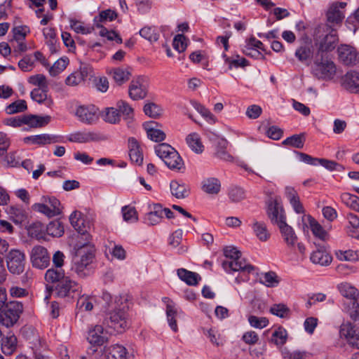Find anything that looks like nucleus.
Here are the masks:
<instances>
[{
    "label": "nucleus",
    "mask_w": 359,
    "mask_h": 359,
    "mask_svg": "<svg viewBox=\"0 0 359 359\" xmlns=\"http://www.w3.org/2000/svg\"><path fill=\"white\" fill-rule=\"evenodd\" d=\"M156 122L147 123L144 128L147 130L148 137L156 142H160L165 139V134L163 131L156 129L154 127V125H156Z\"/></svg>",
    "instance_id": "473e14b6"
},
{
    "label": "nucleus",
    "mask_w": 359,
    "mask_h": 359,
    "mask_svg": "<svg viewBox=\"0 0 359 359\" xmlns=\"http://www.w3.org/2000/svg\"><path fill=\"white\" fill-rule=\"evenodd\" d=\"M315 45L317 47L316 53L322 55H328L338 42V36L335 28H330L329 25H318L314 33Z\"/></svg>",
    "instance_id": "f03ea898"
},
{
    "label": "nucleus",
    "mask_w": 359,
    "mask_h": 359,
    "mask_svg": "<svg viewBox=\"0 0 359 359\" xmlns=\"http://www.w3.org/2000/svg\"><path fill=\"white\" fill-rule=\"evenodd\" d=\"M248 322L252 327L259 329L266 327L269 323V320L266 318H258L255 316H250L248 317Z\"/></svg>",
    "instance_id": "0e129e2a"
},
{
    "label": "nucleus",
    "mask_w": 359,
    "mask_h": 359,
    "mask_svg": "<svg viewBox=\"0 0 359 359\" xmlns=\"http://www.w3.org/2000/svg\"><path fill=\"white\" fill-rule=\"evenodd\" d=\"M226 62L229 63V69H230L233 67H245L249 65L248 61L239 55H237L236 58H226Z\"/></svg>",
    "instance_id": "bf43d9fd"
},
{
    "label": "nucleus",
    "mask_w": 359,
    "mask_h": 359,
    "mask_svg": "<svg viewBox=\"0 0 359 359\" xmlns=\"http://www.w3.org/2000/svg\"><path fill=\"white\" fill-rule=\"evenodd\" d=\"M44 229V226L41 222H35L29 226L28 231L32 237L40 238L43 236Z\"/></svg>",
    "instance_id": "e2e57ef3"
},
{
    "label": "nucleus",
    "mask_w": 359,
    "mask_h": 359,
    "mask_svg": "<svg viewBox=\"0 0 359 359\" xmlns=\"http://www.w3.org/2000/svg\"><path fill=\"white\" fill-rule=\"evenodd\" d=\"M186 142L189 148L196 154H202L204 146L200 135L196 133H192L186 137Z\"/></svg>",
    "instance_id": "c756f323"
},
{
    "label": "nucleus",
    "mask_w": 359,
    "mask_h": 359,
    "mask_svg": "<svg viewBox=\"0 0 359 359\" xmlns=\"http://www.w3.org/2000/svg\"><path fill=\"white\" fill-rule=\"evenodd\" d=\"M338 289L343 297L353 301V306L356 304L359 299V291L354 286L348 283H342L338 285Z\"/></svg>",
    "instance_id": "393cba45"
},
{
    "label": "nucleus",
    "mask_w": 359,
    "mask_h": 359,
    "mask_svg": "<svg viewBox=\"0 0 359 359\" xmlns=\"http://www.w3.org/2000/svg\"><path fill=\"white\" fill-rule=\"evenodd\" d=\"M69 221L75 230L81 234L79 241H90L91 239V236L87 233L86 227L84 226L83 229L81 228L80 222H82V224L84 222L83 214L81 212L74 211L69 217Z\"/></svg>",
    "instance_id": "aec40b11"
},
{
    "label": "nucleus",
    "mask_w": 359,
    "mask_h": 359,
    "mask_svg": "<svg viewBox=\"0 0 359 359\" xmlns=\"http://www.w3.org/2000/svg\"><path fill=\"white\" fill-rule=\"evenodd\" d=\"M127 299L123 297H116L114 307L104 319L103 325L118 332H121L128 326L127 323Z\"/></svg>",
    "instance_id": "f257e3e1"
},
{
    "label": "nucleus",
    "mask_w": 359,
    "mask_h": 359,
    "mask_svg": "<svg viewBox=\"0 0 359 359\" xmlns=\"http://www.w3.org/2000/svg\"><path fill=\"white\" fill-rule=\"evenodd\" d=\"M278 228L287 245L290 248H294L297 242L298 237L293 228L289 226L286 222L280 223Z\"/></svg>",
    "instance_id": "4be33fe9"
},
{
    "label": "nucleus",
    "mask_w": 359,
    "mask_h": 359,
    "mask_svg": "<svg viewBox=\"0 0 359 359\" xmlns=\"http://www.w3.org/2000/svg\"><path fill=\"white\" fill-rule=\"evenodd\" d=\"M103 118L109 123L115 124L118 123L121 120V114L117 107L106 108Z\"/></svg>",
    "instance_id": "c03bdc74"
},
{
    "label": "nucleus",
    "mask_w": 359,
    "mask_h": 359,
    "mask_svg": "<svg viewBox=\"0 0 359 359\" xmlns=\"http://www.w3.org/2000/svg\"><path fill=\"white\" fill-rule=\"evenodd\" d=\"M106 139L104 135L95 132H77L72 134L68 138L70 142L79 143L98 142Z\"/></svg>",
    "instance_id": "f3484780"
},
{
    "label": "nucleus",
    "mask_w": 359,
    "mask_h": 359,
    "mask_svg": "<svg viewBox=\"0 0 359 359\" xmlns=\"http://www.w3.org/2000/svg\"><path fill=\"white\" fill-rule=\"evenodd\" d=\"M24 141L25 142L30 141L35 144L44 145L46 144L57 142L58 140L57 137L55 135L41 134L25 137Z\"/></svg>",
    "instance_id": "2f4dec72"
},
{
    "label": "nucleus",
    "mask_w": 359,
    "mask_h": 359,
    "mask_svg": "<svg viewBox=\"0 0 359 359\" xmlns=\"http://www.w3.org/2000/svg\"><path fill=\"white\" fill-rule=\"evenodd\" d=\"M79 120L88 124H93L99 119L98 108L95 105L80 106L76 111Z\"/></svg>",
    "instance_id": "2eb2a0df"
},
{
    "label": "nucleus",
    "mask_w": 359,
    "mask_h": 359,
    "mask_svg": "<svg viewBox=\"0 0 359 359\" xmlns=\"http://www.w3.org/2000/svg\"><path fill=\"white\" fill-rule=\"evenodd\" d=\"M221 189L220 182L215 177L205 179L201 182V189L208 194H217Z\"/></svg>",
    "instance_id": "c85d7f7f"
},
{
    "label": "nucleus",
    "mask_w": 359,
    "mask_h": 359,
    "mask_svg": "<svg viewBox=\"0 0 359 359\" xmlns=\"http://www.w3.org/2000/svg\"><path fill=\"white\" fill-rule=\"evenodd\" d=\"M252 229L259 241H266L269 238L270 233L264 222L255 221L252 224Z\"/></svg>",
    "instance_id": "79ce46f5"
},
{
    "label": "nucleus",
    "mask_w": 359,
    "mask_h": 359,
    "mask_svg": "<svg viewBox=\"0 0 359 359\" xmlns=\"http://www.w3.org/2000/svg\"><path fill=\"white\" fill-rule=\"evenodd\" d=\"M94 252L95 248L90 243V241H79L74 260L90 266L95 257Z\"/></svg>",
    "instance_id": "1a4fd4ad"
},
{
    "label": "nucleus",
    "mask_w": 359,
    "mask_h": 359,
    "mask_svg": "<svg viewBox=\"0 0 359 359\" xmlns=\"http://www.w3.org/2000/svg\"><path fill=\"white\" fill-rule=\"evenodd\" d=\"M177 309L175 308H172L170 306H168L166 309V316H167V320L169 323V325L170 328L174 331L177 332V320H176V316H177Z\"/></svg>",
    "instance_id": "5fc2aeb1"
},
{
    "label": "nucleus",
    "mask_w": 359,
    "mask_h": 359,
    "mask_svg": "<svg viewBox=\"0 0 359 359\" xmlns=\"http://www.w3.org/2000/svg\"><path fill=\"white\" fill-rule=\"evenodd\" d=\"M50 121V116H49L25 115V124L34 128L45 126Z\"/></svg>",
    "instance_id": "f704fd0d"
},
{
    "label": "nucleus",
    "mask_w": 359,
    "mask_h": 359,
    "mask_svg": "<svg viewBox=\"0 0 359 359\" xmlns=\"http://www.w3.org/2000/svg\"><path fill=\"white\" fill-rule=\"evenodd\" d=\"M1 348L5 355H11L16 350L17 338L11 333H8L6 337H3V340L0 341Z\"/></svg>",
    "instance_id": "a878e982"
},
{
    "label": "nucleus",
    "mask_w": 359,
    "mask_h": 359,
    "mask_svg": "<svg viewBox=\"0 0 359 359\" xmlns=\"http://www.w3.org/2000/svg\"><path fill=\"white\" fill-rule=\"evenodd\" d=\"M50 255L46 248L41 245L33 247L30 253V261L32 266L39 269H43L50 264Z\"/></svg>",
    "instance_id": "9b49d317"
},
{
    "label": "nucleus",
    "mask_w": 359,
    "mask_h": 359,
    "mask_svg": "<svg viewBox=\"0 0 359 359\" xmlns=\"http://www.w3.org/2000/svg\"><path fill=\"white\" fill-rule=\"evenodd\" d=\"M346 6L345 2H335L330 5L327 13V23L321 25H329L330 28L340 26L345 18L344 8Z\"/></svg>",
    "instance_id": "6e6552de"
},
{
    "label": "nucleus",
    "mask_w": 359,
    "mask_h": 359,
    "mask_svg": "<svg viewBox=\"0 0 359 359\" xmlns=\"http://www.w3.org/2000/svg\"><path fill=\"white\" fill-rule=\"evenodd\" d=\"M46 230L48 235L53 237H60L64 233V226L62 222L55 219L46 226Z\"/></svg>",
    "instance_id": "a19ab883"
},
{
    "label": "nucleus",
    "mask_w": 359,
    "mask_h": 359,
    "mask_svg": "<svg viewBox=\"0 0 359 359\" xmlns=\"http://www.w3.org/2000/svg\"><path fill=\"white\" fill-rule=\"evenodd\" d=\"M187 38L183 34H177L172 41L174 48L181 53L185 50L187 44L186 43Z\"/></svg>",
    "instance_id": "680f3d73"
},
{
    "label": "nucleus",
    "mask_w": 359,
    "mask_h": 359,
    "mask_svg": "<svg viewBox=\"0 0 359 359\" xmlns=\"http://www.w3.org/2000/svg\"><path fill=\"white\" fill-rule=\"evenodd\" d=\"M43 34L46 39V43L48 46L51 53L57 51L56 46V33L54 28L47 27L43 29Z\"/></svg>",
    "instance_id": "58836bf2"
},
{
    "label": "nucleus",
    "mask_w": 359,
    "mask_h": 359,
    "mask_svg": "<svg viewBox=\"0 0 359 359\" xmlns=\"http://www.w3.org/2000/svg\"><path fill=\"white\" fill-rule=\"evenodd\" d=\"M344 86L349 91L355 93H359V72L356 71L348 72L342 78Z\"/></svg>",
    "instance_id": "412c9836"
},
{
    "label": "nucleus",
    "mask_w": 359,
    "mask_h": 359,
    "mask_svg": "<svg viewBox=\"0 0 359 359\" xmlns=\"http://www.w3.org/2000/svg\"><path fill=\"white\" fill-rule=\"evenodd\" d=\"M310 259L315 264L327 266L332 262V258L324 248H320L311 253Z\"/></svg>",
    "instance_id": "b1692460"
},
{
    "label": "nucleus",
    "mask_w": 359,
    "mask_h": 359,
    "mask_svg": "<svg viewBox=\"0 0 359 359\" xmlns=\"http://www.w3.org/2000/svg\"><path fill=\"white\" fill-rule=\"evenodd\" d=\"M129 156L132 162L137 165H142L143 163V151L140 142L133 137H129L128 140Z\"/></svg>",
    "instance_id": "6ab92c4d"
},
{
    "label": "nucleus",
    "mask_w": 359,
    "mask_h": 359,
    "mask_svg": "<svg viewBox=\"0 0 359 359\" xmlns=\"http://www.w3.org/2000/svg\"><path fill=\"white\" fill-rule=\"evenodd\" d=\"M305 142L304 135H293L285 140L283 141L282 144L285 146H290L297 149H302L304 147Z\"/></svg>",
    "instance_id": "37998d69"
},
{
    "label": "nucleus",
    "mask_w": 359,
    "mask_h": 359,
    "mask_svg": "<svg viewBox=\"0 0 359 359\" xmlns=\"http://www.w3.org/2000/svg\"><path fill=\"white\" fill-rule=\"evenodd\" d=\"M81 287L74 280H72L68 276L58 283L55 287V291L58 297H74L75 293H79Z\"/></svg>",
    "instance_id": "4468645a"
},
{
    "label": "nucleus",
    "mask_w": 359,
    "mask_h": 359,
    "mask_svg": "<svg viewBox=\"0 0 359 359\" xmlns=\"http://www.w3.org/2000/svg\"><path fill=\"white\" fill-rule=\"evenodd\" d=\"M303 222H308L310 229L313 235L321 240H325L327 237V231L323 228V226L311 215H304L302 217Z\"/></svg>",
    "instance_id": "5701e85b"
},
{
    "label": "nucleus",
    "mask_w": 359,
    "mask_h": 359,
    "mask_svg": "<svg viewBox=\"0 0 359 359\" xmlns=\"http://www.w3.org/2000/svg\"><path fill=\"white\" fill-rule=\"evenodd\" d=\"M27 108V106L26 102L23 100H20L9 104L6 107V111L8 114H13L24 111Z\"/></svg>",
    "instance_id": "3c124183"
},
{
    "label": "nucleus",
    "mask_w": 359,
    "mask_h": 359,
    "mask_svg": "<svg viewBox=\"0 0 359 359\" xmlns=\"http://www.w3.org/2000/svg\"><path fill=\"white\" fill-rule=\"evenodd\" d=\"M140 36L150 42H155L159 38V34L152 27H144L139 32Z\"/></svg>",
    "instance_id": "49530a36"
},
{
    "label": "nucleus",
    "mask_w": 359,
    "mask_h": 359,
    "mask_svg": "<svg viewBox=\"0 0 359 359\" xmlns=\"http://www.w3.org/2000/svg\"><path fill=\"white\" fill-rule=\"evenodd\" d=\"M259 283L268 287H276L280 283V278L272 271L262 273Z\"/></svg>",
    "instance_id": "4c0bfd02"
},
{
    "label": "nucleus",
    "mask_w": 359,
    "mask_h": 359,
    "mask_svg": "<svg viewBox=\"0 0 359 359\" xmlns=\"http://www.w3.org/2000/svg\"><path fill=\"white\" fill-rule=\"evenodd\" d=\"M177 273L178 277L189 285H196L201 280L198 273L183 268L177 269Z\"/></svg>",
    "instance_id": "bb28decb"
},
{
    "label": "nucleus",
    "mask_w": 359,
    "mask_h": 359,
    "mask_svg": "<svg viewBox=\"0 0 359 359\" xmlns=\"http://www.w3.org/2000/svg\"><path fill=\"white\" fill-rule=\"evenodd\" d=\"M117 18V13L111 9L102 11L100 13L99 16L94 18L95 22H103L105 21H112Z\"/></svg>",
    "instance_id": "4d7b16f0"
},
{
    "label": "nucleus",
    "mask_w": 359,
    "mask_h": 359,
    "mask_svg": "<svg viewBox=\"0 0 359 359\" xmlns=\"http://www.w3.org/2000/svg\"><path fill=\"white\" fill-rule=\"evenodd\" d=\"M70 27L76 33H81L83 34H90L93 30V27H86L76 20H70Z\"/></svg>",
    "instance_id": "774afa93"
},
{
    "label": "nucleus",
    "mask_w": 359,
    "mask_h": 359,
    "mask_svg": "<svg viewBox=\"0 0 359 359\" xmlns=\"http://www.w3.org/2000/svg\"><path fill=\"white\" fill-rule=\"evenodd\" d=\"M69 64V60L67 58H60L57 60L53 65L50 68V74L53 76H55L65 69L67 65Z\"/></svg>",
    "instance_id": "09e8293b"
},
{
    "label": "nucleus",
    "mask_w": 359,
    "mask_h": 359,
    "mask_svg": "<svg viewBox=\"0 0 359 359\" xmlns=\"http://www.w3.org/2000/svg\"><path fill=\"white\" fill-rule=\"evenodd\" d=\"M194 107L196 110L202 115V116L205 118L211 123L216 122V118L214 115L203 105L201 104L200 103L194 102Z\"/></svg>",
    "instance_id": "052dcab7"
},
{
    "label": "nucleus",
    "mask_w": 359,
    "mask_h": 359,
    "mask_svg": "<svg viewBox=\"0 0 359 359\" xmlns=\"http://www.w3.org/2000/svg\"><path fill=\"white\" fill-rule=\"evenodd\" d=\"M116 107L119 113L124 116L125 118H132L133 117L134 111L133 107L126 101L119 100L116 103Z\"/></svg>",
    "instance_id": "de8ad7c7"
},
{
    "label": "nucleus",
    "mask_w": 359,
    "mask_h": 359,
    "mask_svg": "<svg viewBox=\"0 0 359 359\" xmlns=\"http://www.w3.org/2000/svg\"><path fill=\"white\" fill-rule=\"evenodd\" d=\"M161 107L153 102L146 104L144 106V112L151 118H156L159 117L161 114Z\"/></svg>",
    "instance_id": "864d4df0"
},
{
    "label": "nucleus",
    "mask_w": 359,
    "mask_h": 359,
    "mask_svg": "<svg viewBox=\"0 0 359 359\" xmlns=\"http://www.w3.org/2000/svg\"><path fill=\"white\" fill-rule=\"evenodd\" d=\"M156 154L168 168L180 170L184 168V161L175 148L167 143H160L154 147Z\"/></svg>",
    "instance_id": "39448f33"
},
{
    "label": "nucleus",
    "mask_w": 359,
    "mask_h": 359,
    "mask_svg": "<svg viewBox=\"0 0 359 359\" xmlns=\"http://www.w3.org/2000/svg\"><path fill=\"white\" fill-rule=\"evenodd\" d=\"M123 219L126 222H137L138 219L137 212L134 207L125 205L122 208Z\"/></svg>",
    "instance_id": "603ef678"
},
{
    "label": "nucleus",
    "mask_w": 359,
    "mask_h": 359,
    "mask_svg": "<svg viewBox=\"0 0 359 359\" xmlns=\"http://www.w3.org/2000/svg\"><path fill=\"white\" fill-rule=\"evenodd\" d=\"M32 208L34 210L41 212L48 217L57 215L46 203H35L33 205Z\"/></svg>",
    "instance_id": "69168bd1"
},
{
    "label": "nucleus",
    "mask_w": 359,
    "mask_h": 359,
    "mask_svg": "<svg viewBox=\"0 0 359 359\" xmlns=\"http://www.w3.org/2000/svg\"><path fill=\"white\" fill-rule=\"evenodd\" d=\"M340 334L347 339L350 345L359 348V324L351 323L342 324L340 328Z\"/></svg>",
    "instance_id": "ddd939ff"
},
{
    "label": "nucleus",
    "mask_w": 359,
    "mask_h": 359,
    "mask_svg": "<svg viewBox=\"0 0 359 359\" xmlns=\"http://www.w3.org/2000/svg\"><path fill=\"white\" fill-rule=\"evenodd\" d=\"M163 207L160 204H154L151 211L146 215L145 220L149 225L158 224L163 218Z\"/></svg>",
    "instance_id": "cd10ccee"
},
{
    "label": "nucleus",
    "mask_w": 359,
    "mask_h": 359,
    "mask_svg": "<svg viewBox=\"0 0 359 359\" xmlns=\"http://www.w3.org/2000/svg\"><path fill=\"white\" fill-rule=\"evenodd\" d=\"M289 311V309L285 305L281 304H274L270 309L272 314L280 318L285 317L288 314Z\"/></svg>",
    "instance_id": "338daca9"
},
{
    "label": "nucleus",
    "mask_w": 359,
    "mask_h": 359,
    "mask_svg": "<svg viewBox=\"0 0 359 359\" xmlns=\"http://www.w3.org/2000/svg\"><path fill=\"white\" fill-rule=\"evenodd\" d=\"M111 359H127L126 349L123 346L115 344L110 348Z\"/></svg>",
    "instance_id": "6e6d98bb"
},
{
    "label": "nucleus",
    "mask_w": 359,
    "mask_h": 359,
    "mask_svg": "<svg viewBox=\"0 0 359 359\" xmlns=\"http://www.w3.org/2000/svg\"><path fill=\"white\" fill-rule=\"evenodd\" d=\"M89 266L74 260L72 271L75 272L79 277L85 278L89 275Z\"/></svg>",
    "instance_id": "13d9d810"
},
{
    "label": "nucleus",
    "mask_w": 359,
    "mask_h": 359,
    "mask_svg": "<svg viewBox=\"0 0 359 359\" xmlns=\"http://www.w3.org/2000/svg\"><path fill=\"white\" fill-rule=\"evenodd\" d=\"M338 59L346 66H355L359 63V53L357 49L347 44H341L337 48Z\"/></svg>",
    "instance_id": "9d476101"
},
{
    "label": "nucleus",
    "mask_w": 359,
    "mask_h": 359,
    "mask_svg": "<svg viewBox=\"0 0 359 359\" xmlns=\"http://www.w3.org/2000/svg\"><path fill=\"white\" fill-rule=\"evenodd\" d=\"M172 194L177 198H184L188 196L189 189L184 184H180L177 181L170 182Z\"/></svg>",
    "instance_id": "ea45409f"
},
{
    "label": "nucleus",
    "mask_w": 359,
    "mask_h": 359,
    "mask_svg": "<svg viewBox=\"0 0 359 359\" xmlns=\"http://www.w3.org/2000/svg\"><path fill=\"white\" fill-rule=\"evenodd\" d=\"M241 252L235 246H226V271L253 273L255 267L241 257Z\"/></svg>",
    "instance_id": "20e7f679"
},
{
    "label": "nucleus",
    "mask_w": 359,
    "mask_h": 359,
    "mask_svg": "<svg viewBox=\"0 0 359 359\" xmlns=\"http://www.w3.org/2000/svg\"><path fill=\"white\" fill-rule=\"evenodd\" d=\"M87 339L91 344L102 346L108 341V332L102 325H97L90 330Z\"/></svg>",
    "instance_id": "a211bd4d"
},
{
    "label": "nucleus",
    "mask_w": 359,
    "mask_h": 359,
    "mask_svg": "<svg viewBox=\"0 0 359 359\" xmlns=\"http://www.w3.org/2000/svg\"><path fill=\"white\" fill-rule=\"evenodd\" d=\"M267 205V215L273 224L279 226L280 223L286 222L283 208L276 199L271 198Z\"/></svg>",
    "instance_id": "f8f14e48"
},
{
    "label": "nucleus",
    "mask_w": 359,
    "mask_h": 359,
    "mask_svg": "<svg viewBox=\"0 0 359 359\" xmlns=\"http://www.w3.org/2000/svg\"><path fill=\"white\" fill-rule=\"evenodd\" d=\"M229 199L232 203H238L245 197L244 190L238 187H231L228 191Z\"/></svg>",
    "instance_id": "a18cd8bd"
},
{
    "label": "nucleus",
    "mask_w": 359,
    "mask_h": 359,
    "mask_svg": "<svg viewBox=\"0 0 359 359\" xmlns=\"http://www.w3.org/2000/svg\"><path fill=\"white\" fill-rule=\"evenodd\" d=\"M313 50L311 46L306 44L298 48L295 51V56L297 59L304 64H309L312 56Z\"/></svg>",
    "instance_id": "c9c22d12"
},
{
    "label": "nucleus",
    "mask_w": 359,
    "mask_h": 359,
    "mask_svg": "<svg viewBox=\"0 0 359 359\" xmlns=\"http://www.w3.org/2000/svg\"><path fill=\"white\" fill-rule=\"evenodd\" d=\"M110 74L112 75L114 81L119 86L128 81L131 75L128 69H123L120 67L112 69Z\"/></svg>",
    "instance_id": "e433bc0d"
},
{
    "label": "nucleus",
    "mask_w": 359,
    "mask_h": 359,
    "mask_svg": "<svg viewBox=\"0 0 359 359\" xmlns=\"http://www.w3.org/2000/svg\"><path fill=\"white\" fill-rule=\"evenodd\" d=\"M8 271L13 274L19 275L25 270V255L17 249L11 250L6 257Z\"/></svg>",
    "instance_id": "423d86ee"
},
{
    "label": "nucleus",
    "mask_w": 359,
    "mask_h": 359,
    "mask_svg": "<svg viewBox=\"0 0 359 359\" xmlns=\"http://www.w3.org/2000/svg\"><path fill=\"white\" fill-rule=\"evenodd\" d=\"M67 276L65 275L64 270L61 268H51L46 271L45 274V279L48 283H60Z\"/></svg>",
    "instance_id": "72a5a7b5"
},
{
    "label": "nucleus",
    "mask_w": 359,
    "mask_h": 359,
    "mask_svg": "<svg viewBox=\"0 0 359 359\" xmlns=\"http://www.w3.org/2000/svg\"><path fill=\"white\" fill-rule=\"evenodd\" d=\"M1 316L4 324L7 327L13 325L19 319L23 311V304L20 302L11 301L7 302Z\"/></svg>",
    "instance_id": "0eeeda50"
},
{
    "label": "nucleus",
    "mask_w": 359,
    "mask_h": 359,
    "mask_svg": "<svg viewBox=\"0 0 359 359\" xmlns=\"http://www.w3.org/2000/svg\"><path fill=\"white\" fill-rule=\"evenodd\" d=\"M128 93L130 97L133 100H142L147 96V90L143 85V78L142 76H138L131 81Z\"/></svg>",
    "instance_id": "dca6fc26"
},
{
    "label": "nucleus",
    "mask_w": 359,
    "mask_h": 359,
    "mask_svg": "<svg viewBox=\"0 0 359 359\" xmlns=\"http://www.w3.org/2000/svg\"><path fill=\"white\" fill-rule=\"evenodd\" d=\"M47 89L43 88H34L31 92V97L38 103H44L47 107H50L53 104V101L51 98L48 97Z\"/></svg>",
    "instance_id": "7c9ffc66"
},
{
    "label": "nucleus",
    "mask_w": 359,
    "mask_h": 359,
    "mask_svg": "<svg viewBox=\"0 0 359 359\" xmlns=\"http://www.w3.org/2000/svg\"><path fill=\"white\" fill-rule=\"evenodd\" d=\"M311 353L305 351L296 350L293 351H284L283 353V359H309Z\"/></svg>",
    "instance_id": "8fccbe9b"
},
{
    "label": "nucleus",
    "mask_w": 359,
    "mask_h": 359,
    "mask_svg": "<svg viewBox=\"0 0 359 359\" xmlns=\"http://www.w3.org/2000/svg\"><path fill=\"white\" fill-rule=\"evenodd\" d=\"M336 72V65L328 55L316 53L311 66V73L316 78L324 81L331 80Z\"/></svg>",
    "instance_id": "7ed1b4c3"
}]
</instances>
